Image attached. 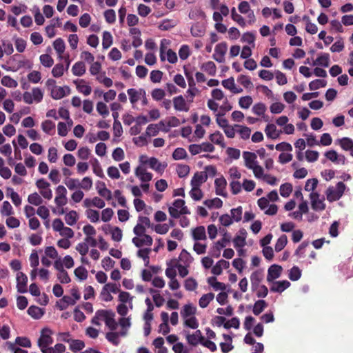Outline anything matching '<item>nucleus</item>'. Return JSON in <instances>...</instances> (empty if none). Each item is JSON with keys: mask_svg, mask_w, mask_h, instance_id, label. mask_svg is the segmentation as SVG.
Instances as JSON below:
<instances>
[{"mask_svg": "<svg viewBox=\"0 0 353 353\" xmlns=\"http://www.w3.org/2000/svg\"><path fill=\"white\" fill-rule=\"evenodd\" d=\"M52 334V332L50 328L44 327L42 329L41 336L37 341L38 346L40 347L42 353H45L46 350L50 348L48 346L52 344L53 339L51 336Z\"/></svg>", "mask_w": 353, "mask_h": 353, "instance_id": "nucleus-1", "label": "nucleus"}, {"mask_svg": "<svg viewBox=\"0 0 353 353\" xmlns=\"http://www.w3.org/2000/svg\"><path fill=\"white\" fill-rule=\"evenodd\" d=\"M223 232V238L216 242L211 249V254L215 258H219L221 254V250L227 245V243L231 241V235L228 233L225 230L221 231Z\"/></svg>", "mask_w": 353, "mask_h": 353, "instance_id": "nucleus-2", "label": "nucleus"}, {"mask_svg": "<svg viewBox=\"0 0 353 353\" xmlns=\"http://www.w3.org/2000/svg\"><path fill=\"white\" fill-rule=\"evenodd\" d=\"M345 185L343 182L337 183L336 188L329 187L326 191L327 199L333 202L338 201L343 194Z\"/></svg>", "mask_w": 353, "mask_h": 353, "instance_id": "nucleus-3", "label": "nucleus"}, {"mask_svg": "<svg viewBox=\"0 0 353 353\" xmlns=\"http://www.w3.org/2000/svg\"><path fill=\"white\" fill-rule=\"evenodd\" d=\"M227 49L228 45L225 42L218 43L214 48V53L212 56L213 59L219 63L224 62V56L227 52Z\"/></svg>", "mask_w": 353, "mask_h": 353, "instance_id": "nucleus-4", "label": "nucleus"}, {"mask_svg": "<svg viewBox=\"0 0 353 353\" xmlns=\"http://www.w3.org/2000/svg\"><path fill=\"white\" fill-rule=\"evenodd\" d=\"M283 268L281 265L273 264L268 270L267 281L268 282H273L274 280L280 277Z\"/></svg>", "mask_w": 353, "mask_h": 353, "instance_id": "nucleus-5", "label": "nucleus"}, {"mask_svg": "<svg viewBox=\"0 0 353 353\" xmlns=\"http://www.w3.org/2000/svg\"><path fill=\"white\" fill-rule=\"evenodd\" d=\"M28 277L22 272H19L17 274V288L19 293L27 292Z\"/></svg>", "mask_w": 353, "mask_h": 353, "instance_id": "nucleus-6", "label": "nucleus"}, {"mask_svg": "<svg viewBox=\"0 0 353 353\" xmlns=\"http://www.w3.org/2000/svg\"><path fill=\"white\" fill-rule=\"evenodd\" d=\"M105 314L102 315V319L104 320L105 325L111 330H114L117 327V323L114 320V313L111 310H105Z\"/></svg>", "mask_w": 353, "mask_h": 353, "instance_id": "nucleus-7", "label": "nucleus"}, {"mask_svg": "<svg viewBox=\"0 0 353 353\" xmlns=\"http://www.w3.org/2000/svg\"><path fill=\"white\" fill-rule=\"evenodd\" d=\"M204 339V336H203L202 333L199 330H196L192 334H188L186 335L188 343L192 346H196L199 343L201 344Z\"/></svg>", "mask_w": 353, "mask_h": 353, "instance_id": "nucleus-8", "label": "nucleus"}, {"mask_svg": "<svg viewBox=\"0 0 353 353\" xmlns=\"http://www.w3.org/2000/svg\"><path fill=\"white\" fill-rule=\"evenodd\" d=\"M70 89L68 86L57 87L54 86L51 90V97L54 99H60L69 94Z\"/></svg>", "mask_w": 353, "mask_h": 353, "instance_id": "nucleus-9", "label": "nucleus"}, {"mask_svg": "<svg viewBox=\"0 0 353 353\" xmlns=\"http://www.w3.org/2000/svg\"><path fill=\"white\" fill-rule=\"evenodd\" d=\"M319 194L317 192H312L310 194L311 204L313 210L321 211L325 210V205L323 201L319 199Z\"/></svg>", "mask_w": 353, "mask_h": 353, "instance_id": "nucleus-10", "label": "nucleus"}, {"mask_svg": "<svg viewBox=\"0 0 353 353\" xmlns=\"http://www.w3.org/2000/svg\"><path fill=\"white\" fill-rule=\"evenodd\" d=\"M214 185L216 188V194L217 195L226 197L227 192H225V188L227 185V182L225 178L221 177L216 179L214 181Z\"/></svg>", "mask_w": 353, "mask_h": 353, "instance_id": "nucleus-11", "label": "nucleus"}, {"mask_svg": "<svg viewBox=\"0 0 353 353\" xmlns=\"http://www.w3.org/2000/svg\"><path fill=\"white\" fill-rule=\"evenodd\" d=\"M263 279V274L261 270H256L252 273L250 276L252 290L255 291L260 285V283Z\"/></svg>", "mask_w": 353, "mask_h": 353, "instance_id": "nucleus-12", "label": "nucleus"}, {"mask_svg": "<svg viewBox=\"0 0 353 353\" xmlns=\"http://www.w3.org/2000/svg\"><path fill=\"white\" fill-rule=\"evenodd\" d=\"M207 179L208 174H205L203 172H196L192 178L191 185L192 187L199 188Z\"/></svg>", "mask_w": 353, "mask_h": 353, "instance_id": "nucleus-13", "label": "nucleus"}, {"mask_svg": "<svg viewBox=\"0 0 353 353\" xmlns=\"http://www.w3.org/2000/svg\"><path fill=\"white\" fill-rule=\"evenodd\" d=\"M270 288V291L273 292L281 293L290 286V283L287 280L273 281Z\"/></svg>", "mask_w": 353, "mask_h": 353, "instance_id": "nucleus-14", "label": "nucleus"}, {"mask_svg": "<svg viewBox=\"0 0 353 353\" xmlns=\"http://www.w3.org/2000/svg\"><path fill=\"white\" fill-rule=\"evenodd\" d=\"M243 157L245 160V165L249 169L253 168V165L257 163L256 155L254 152L245 151L243 152Z\"/></svg>", "mask_w": 353, "mask_h": 353, "instance_id": "nucleus-15", "label": "nucleus"}, {"mask_svg": "<svg viewBox=\"0 0 353 353\" xmlns=\"http://www.w3.org/2000/svg\"><path fill=\"white\" fill-rule=\"evenodd\" d=\"M135 174L143 182H148L152 180V174L148 172L146 169L142 166H139L135 170Z\"/></svg>", "mask_w": 353, "mask_h": 353, "instance_id": "nucleus-16", "label": "nucleus"}, {"mask_svg": "<svg viewBox=\"0 0 353 353\" xmlns=\"http://www.w3.org/2000/svg\"><path fill=\"white\" fill-rule=\"evenodd\" d=\"M173 103L175 110L178 111L188 112L189 110V107L181 95L174 97L173 99Z\"/></svg>", "mask_w": 353, "mask_h": 353, "instance_id": "nucleus-17", "label": "nucleus"}, {"mask_svg": "<svg viewBox=\"0 0 353 353\" xmlns=\"http://www.w3.org/2000/svg\"><path fill=\"white\" fill-rule=\"evenodd\" d=\"M143 88H140L139 90H136L134 88H130L127 90V93L129 95L130 101L134 107V104L141 99V93Z\"/></svg>", "mask_w": 353, "mask_h": 353, "instance_id": "nucleus-18", "label": "nucleus"}, {"mask_svg": "<svg viewBox=\"0 0 353 353\" xmlns=\"http://www.w3.org/2000/svg\"><path fill=\"white\" fill-rule=\"evenodd\" d=\"M192 238L194 241L205 240L207 239L204 226H198L192 230Z\"/></svg>", "mask_w": 353, "mask_h": 353, "instance_id": "nucleus-19", "label": "nucleus"}, {"mask_svg": "<svg viewBox=\"0 0 353 353\" xmlns=\"http://www.w3.org/2000/svg\"><path fill=\"white\" fill-rule=\"evenodd\" d=\"M145 163H148L150 167L157 172L163 171L167 166L166 164H162L159 163L158 159L155 157L150 158L148 161H145Z\"/></svg>", "mask_w": 353, "mask_h": 353, "instance_id": "nucleus-20", "label": "nucleus"}, {"mask_svg": "<svg viewBox=\"0 0 353 353\" xmlns=\"http://www.w3.org/2000/svg\"><path fill=\"white\" fill-rule=\"evenodd\" d=\"M209 139L213 143L219 145L222 148L225 147L224 143V137L219 131H216L214 133L211 134L209 137Z\"/></svg>", "mask_w": 353, "mask_h": 353, "instance_id": "nucleus-21", "label": "nucleus"}, {"mask_svg": "<svg viewBox=\"0 0 353 353\" xmlns=\"http://www.w3.org/2000/svg\"><path fill=\"white\" fill-rule=\"evenodd\" d=\"M330 64V54L328 53L321 54L319 57L313 62V65H321L325 68L329 66Z\"/></svg>", "mask_w": 353, "mask_h": 353, "instance_id": "nucleus-22", "label": "nucleus"}, {"mask_svg": "<svg viewBox=\"0 0 353 353\" xmlns=\"http://www.w3.org/2000/svg\"><path fill=\"white\" fill-rule=\"evenodd\" d=\"M196 312V308L194 307L192 304H186L181 310V316L183 319H187L188 317L194 316Z\"/></svg>", "mask_w": 353, "mask_h": 353, "instance_id": "nucleus-23", "label": "nucleus"}, {"mask_svg": "<svg viewBox=\"0 0 353 353\" xmlns=\"http://www.w3.org/2000/svg\"><path fill=\"white\" fill-rule=\"evenodd\" d=\"M268 303L264 300H258L254 303L253 306V314L256 316L259 315L266 307Z\"/></svg>", "mask_w": 353, "mask_h": 353, "instance_id": "nucleus-24", "label": "nucleus"}, {"mask_svg": "<svg viewBox=\"0 0 353 353\" xmlns=\"http://www.w3.org/2000/svg\"><path fill=\"white\" fill-rule=\"evenodd\" d=\"M201 70L207 72L210 76H214L216 72V67L213 61H207L201 66Z\"/></svg>", "mask_w": 353, "mask_h": 353, "instance_id": "nucleus-25", "label": "nucleus"}, {"mask_svg": "<svg viewBox=\"0 0 353 353\" xmlns=\"http://www.w3.org/2000/svg\"><path fill=\"white\" fill-rule=\"evenodd\" d=\"M74 75L81 77L85 72V65L83 62L78 61L74 64L72 68Z\"/></svg>", "mask_w": 353, "mask_h": 353, "instance_id": "nucleus-26", "label": "nucleus"}, {"mask_svg": "<svg viewBox=\"0 0 353 353\" xmlns=\"http://www.w3.org/2000/svg\"><path fill=\"white\" fill-rule=\"evenodd\" d=\"M41 128L43 132L48 134H53L55 132V124L50 120H46L41 123Z\"/></svg>", "mask_w": 353, "mask_h": 353, "instance_id": "nucleus-27", "label": "nucleus"}, {"mask_svg": "<svg viewBox=\"0 0 353 353\" xmlns=\"http://www.w3.org/2000/svg\"><path fill=\"white\" fill-rule=\"evenodd\" d=\"M214 294L212 292H210L203 294L199 299V305L201 308H205L209 303L214 299Z\"/></svg>", "mask_w": 353, "mask_h": 353, "instance_id": "nucleus-28", "label": "nucleus"}, {"mask_svg": "<svg viewBox=\"0 0 353 353\" xmlns=\"http://www.w3.org/2000/svg\"><path fill=\"white\" fill-rule=\"evenodd\" d=\"M265 132L268 137L272 139H276L279 137V133L276 130V127L274 124H268L265 127Z\"/></svg>", "mask_w": 353, "mask_h": 353, "instance_id": "nucleus-29", "label": "nucleus"}, {"mask_svg": "<svg viewBox=\"0 0 353 353\" xmlns=\"http://www.w3.org/2000/svg\"><path fill=\"white\" fill-rule=\"evenodd\" d=\"M28 314L34 319H39L43 315L42 310L34 305L30 306L27 311Z\"/></svg>", "mask_w": 353, "mask_h": 353, "instance_id": "nucleus-30", "label": "nucleus"}, {"mask_svg": "<svg viewBox=\"0 0 353 353\" xmlns=\"http://www.w3.org/2000/svg\"><path fill=\"white\" fill-rule=\"evenodd\" d=\"M339 145L345 151H350L353 148V140L348 137H343L338 140Z\"/></svg>", "mask_w": 353, "mask_h": 353, "instance_id": "nucleus-31", "label": "nucleus"}, {"mask_svg": "<svg viewBox=\"0 0 353 353\" xmlns=\"http://www.w3.org/2000/svg\"><path fill=\"white\" fill-rule=\"evenodd\" d=\"M85 347V343L83 341L79 339H72L70 343V349L73 352H77L83 350Z\"/></svg>", "mask_w": 353, "mask_h": 353, "instance_id": "nucleus-32", "label": "nucleus"}, {"mask_svg": "<svg viewBox=\"0 0 353 353\" xmlns=\"http://www.w3.org/2000/svg\"><path fill=\"white\" fill-rule=\"evenodd\" d=\"M53 46L60 58H62L61 54L63 53L65 48L64 41L61 38H58L54 41Z\"/></svg>", "mask_w": 353, "mask_h": 353, "instance_id": "nucleus-33", "label": "nucleus"}, {"mask_svg": "<svg viewBox=\"0 0 353 353\" xmlns=\"http://www.w3.org/2000/svg\"><path fill=\"white\" fill-rule=\"evenodd\" d=\"M78 220V214L76 211L71 210L65 216V221L69 225H74Z\"/></svg>", "mask_w": 353, "mask_h": 353, "instance_id": "nucleus-34", "label": "nucleus"}, {"mask_svg": "<svg viewBox=\"0 0 353 353\" xmlns=\"http://www.w3.org/2000/svg\"><path fill=\"white\" fill-rule=\"evenodd\" d=\"M235 127L239 128L237 132L239 133L241 139L246 140L250 138L251 134V129L250 128L237 124L235 125Z\"/></svg>", "mask_w": 353, "mask_h": 353, "instance_id": "nucleus-35", "label": "nucleus"}, {"mask_svg": "<svg viewBox=\"0 0 353 353\" xmlns=\"http://www.w3.org/2000/svg\"><path fill=\"white\" fill-rule=\"evenodd\" d=\"M267 110L265 105L263 103H257L254 104L252 108V112L257 116H263L264 117L265 112Z\"/></svg>", "mask_w": 353, "mask_h": 353, "instance_id": "nucleus-36", "label": "nucleus"}, {"mask_svg": "<svg viewBox=\"0 0 353 353\" xmlns=\"http://www.w3.org/2000/svg\"><path fill=\"white\" fill-rule=\"evenodd\" d=\"M288 243V237L286 235H281L276 241V243L274 246V249L276 252L281 251Z\"/></svg>", "mask_w": 353, "mask_h": 353, "instance_id": "nucleus-37", "label": "nucleus"}, {"mask_svg": "<svg viewBox=\"0 0 353 353\" xmlns=\"http://www.w3.org/2000/svg\"><path fill=\"white\" fill-rule=\"evenodd\" d=\"M292 192V185L285 183L280 186V194L285 198L288 197Z\"/></svg>", "mask_w": 353, "mask_h": 353, "instance_id": "nucleus-38", "label": "nucleus"}, {"mask_svg": "<svg viewBox=\"0 0 353 353\" xmlns=\"http://www.w3.org/2000/svg\"><path fill=\"white\" fill-rule=\"evenodd\" d=\"M28 201L30 204L36 206H39L43 203L42 198L37 192L30 194L28 197Z\"/></svg>", "mask_w": 353, "mask_h": 353, "instance_id": "nucleus-39", "label": "nucleus"}, {"mask_svg": "<svg viewBox=\"0 0 353 353\" xmlns=\"http://www.w3.org/2000/svg\"><path fill=\"white\" fill-rule=\"evenodd\" d=\"M288 276L289 279L292 281H297L301 276V270L299 267L293 266L290 270Z\"/></svg>", "mask_w": 353, "mask_h": 353, "instance_id": "nucleus-40", "label": "nucleus"}, {"mask_svg": "<svg viewBox=\"0 0 353 353\" xmlns=\"http://www.w3.org/2000/svg\"><path fill=\"white\" fill-rule=\"evenodd\" d=\"M112 44V37L110 32L105 31L103 33L102 46L104 49L109 48Z\"/></svg>", "mask_w": 353, "mask_h": 353, "instance_id": "nucleus-41", "label": "nucleus"}, {"mask_svg": "<svg viewBox=\"0 0 353 353\" xmlns=\"http://www.w3.org/2000/svg\"><path fill=\"white\" fill-rule=\"evenodd\" d=\"M231 17L232 19L236 21L240 26L245 27L246 23L245 21L244 18L236 13L235 8H232L231 10Z\"/></svg>", "mask_w": 353, "mask_h": 353, "instance_id": "nucleus-42", "label": "nucleus"}, {"mask_svg": "<svg viewBox=\"0 0 353 353\" xmlns=\"http://www.w3.org/2000/svg\"><path fill=\"white\" fill-rule=\"evenodd\" d=\"M326 85V81L322 79H315L309 83V88L310 90H316L320 88L325 87Z\"/></svg>", "mask_w": 353, "mask_h": 353, "instance_id": "nucleus-43", "label": "nucleus"}, {"mask_svg": "<svg viewBox=\"0 0 353 353\" xmlns=\"http://www.w3.org/2000/svg\"><path fill=\"white\" fill-rule=\"evenodd\" d=\"M1 83L3 86L8 88H16L18 85L17 82L10 76L3 77Z\"/></svg>", "mask_w": 353, "mask_h": 353, "instance_id": "nucleus-44", "label": "nucleus"}, {"mask_svg": "<svg viewBox=\"0 0 353 353\" xmlns=\"http://www.w3.org/2000/svg\"><path fill=\"white\" fill-rule=\"evenodd\" d=\"M13 209L10 203L8 201H5L3 203L2 208L1 209V214L3 216H11L13 214Z\"/></svg>", "mask_w": 353, "mask_h": 353, "instance_id": "nucleus-45", "label": "nucleus"}, {"mask_svg": "<svg viewBox=\"0 0 353 353\" xmlns=\"http://www.w3.org/2000/svg\"><path fill=\"white\" fill-rule=\"evenodd\" d=\"M39 59H40L41 63L43 66L47 67V68H50L54 63L53 59L51 57L50 55H49L48 54H41L39 57Z\"/></svg>", "mask_w": 353, "mask_h": 353, "instance_id": "nucleus-46", "label": "nucleus"}, {"mask_svg": "<svg viewBox=\"0 0 353 353\" xmlns=\"http://www.w3.org/2000/svg\"><path fill=\"white\" fill-rule=\"evenodd\" d=\"M253 102L250 96L242 97L239 99V104L241 108L248 109Z\"/></svg>", "mask_w": 353, "mask_h": 353, "instance_id": "nucleus-47", "label": "nucleus"}, {"mask_svg": "<svg viewBox=\"0 0 353 353\" xmlns=\"http://www.w3.org/2000/svg\"><path fill=\"white\" fill-rule=\"evenodd\" d=\"M237 81L245 88H250L253 85L250 80V78L243 74H241L239 76V77L237 78Z\"/></svg>", "mask_w": 353, "mask_h": 353, "instance_id": "nucleus-48", "label": "nucleus"}, {"mask_svg": "<svg viewBox=\"0 0 353 353\" xmlns=\"http://www.w3.org/2000/svg\"><path fill=\"white\" fill-rule=\"evenodd\" d=\"M187 157V152L184 148H177L172 153V158L174 160L184 159Z\"/></svg>", "mask_w": 353, "mask_h": 353, "instance_id": "nucleus-49", "label": "nucleus"}, {"mask_svg": "<svg viewBox=\"0 0 353 353\" xmlns=\"http://www.w3.org/2000/svg\"><path fill=\"white\" fill-rule=\"evenodd\" d=\"M176 172L180 178L186 176L190 172V167L188 165L180 164L176 167Z\"/></svg>", "mask_w": 353, "mask_h": 353, "instance_id": "nucleus-50", "label": "nucleus"}, {"mask_svg": "<svg viewBox=\"0 0 353 353\" xmlns=\"http://www.w3.org/2000/svg\"><path fill=\"white\" fill-rule=\"evenodd\" d=\"M74 273L75 276L81 281L85 280L88 277V271L83 266H79V267L77 268L74 270Z\"/></svg>", "mask_w": 353, "mask_h": 353, "instance_id": "nucleus-51", "label": "nucleus"}, {"mask_svg": "<svg viewBox=\"0 0 353 353\" xmlns=\"http://www.w3.org/2000/svg\"><path fill=\"white\" fill-rule=\"evenodd\" d=\"M190 195L194 201H200L203 198V194L200 188L192 187Z\"/></svg>", "mask_w": 353, "mask_h": 353, "instance_id": "nucleus-52", "label": "nucleus"}, {"mask_svg": "<svg viewBox=\"0 0 353 353\" xmlns=\"http://www.w3.org/2000/svg\"><path fill=\"white\" fill-rule=\"evenodd\" d=\"M99 183L103 186V188L98 190L99 194L108 201L112 199L111 191L105 187V183L99 182Z\"/></svg>", "mask_w": 353, "mask_h": 353, "instance_id": "nucleus-53", "label": "nucleus"}, {"mask_svg": "<svg viewBox=\"0 0 353 353\" xmlns=\"http://www.w3.org/2000/svg\"><path fill=\"white\" fill-rule=\"evenodd\" d=\"M65 71L63 63L56 64L52 70V76L55 78L61 77Z\"/></svg>", "mask_w": 353, "mask_h": 353, "instance_id": "nucleus-54", "label": "nucleus"}, {"mask_svg": "<svg viewBox=\"0 0 353 353\" xmlns=\"http://www.w3.org/2000/svg\"><path fill=\"white\" fill-rule=\"evenodd\" d=\"M112 239L115 241H121L123 236L122 230L119 227H114L110 230Z\"/></svg>", "mask_w": 353, "mask_h": 353, "instance_id": "nucleus-55", "label": "nucleus"}, {"mask_svg": "<svg viewBox=\"0 0 353 353\" xmlns=\"http://www.w3.org/2000/svg\"><path fill=\"white\" fill-rule=\"evenodd\" d=\"M90 155V150L88 147H81L78 150L77 156L81 160H88Z\"/></svg>", "mask_w": 353, "mask_h": 353, "instance_id": "nucleus-56", "label": "nucleus"}, {"mask_svg": "<svg viewBox=\"0 0 353 353\" xmlns=\"http://www.w3.org/2000/svg\"><path fill=\"white\" fill-rule=\"evenodd\" d=\"M87 217L92 222L96 223L99 221V212L95 210L88 209L85 212Z\"/></svg>", "mask_w": 353, "mask_h": 353, "instance_id": "nucleus-57", "label": "nucleus"}, {"mask_svg": "<svg viewBox=\"0 0 353 353\" xmlns=\"http://www.w3.org/2000/svg\"><path fill=\"white\" fill-rule=\"evenodd\" d=\"M104 17L107 23H113L116 21V13L112 9L107 10L104 12Z\"/></svg>", "mask_w": 353, "mask_h": 353, "instance_id": "nucleus-58", "label": "nucleus"}, {"mask_svg": "<svg viewBox=\"0 0 353 353\" xmlns=\"http://www.w3.org/2000/svg\"><path fill=\"white\" fill-rule=\"evenodd\" d=\"M64 183L70 190L79 188V181L77 179L67 178L64 181Z\"/></svg>", "mask_w": 353, "mask_h": 353, "instance_id": "nucleus-59", "label": "nucleus"}, {"mask_svg": "<svg viewBox=\"0 0 353 353\" xmlns=\"http://www.w3.org/2000/svg\"><path fill=\"white\" fill-rule=\"evenodd\" d=\"M239 319L237 317H233L230 320L228 321L225 323H224L223 327L225 329H230L231 327L238 329L239 327Z\"/></svg>", "mask_w": 353, "mask_h": 353, "instance_id": "nucleus-60", "label": "nucleus"}, {"mask_svg": "<svg viewBox=\"0 0 353 353\" xmlns=\"http://www.w3.org/2000/svg\"><path fill=\"white\" fill-rule=\"evenodd\" d=\"M160 130V128L159 125L157 124H150L147 128L145 134L148 137L150 136H156Z\"/></svg>", "mask_w": 353, "mask_h": 353, "instance_id": "nucleus-61", "label": "nucleus"}, {"mask_svg": "<svg viewBox=\"0 0 353 353\" xmlns=\"http://www.w3.org/2000/svg\"><path fill=\"white\" fill-rule=\"evenodd\" d=\"M190 54V48L188 45H183L179 50V55L181 59L185 60Z\"/></svg>", "mask_w": 353, "mask_h": 353, "instance_id": "nucleus-62", "label": "nucleus"}, {"mask_svg": "<svg viewBox=\"0 0 353 353\" xmlns=\"http://www.w3.org/2000/svg\"><path fill=\"white\" fill-rule=\"evenodd\" d=\"M184 287L188 291H193L197 288V283L193 278H188L185 281Z\"/></svg>", "mask_w": 353, "mask_h": 353, "instance_id": "nucleus-63", "label": "nucleus"}, {"mask_svg": "<svg viewBox=\"0 0 353 353\" xmlns=\"http://www.w3.org/2000/svg\"><path fill=\"white\" fill-rule=\"evenodd\" d=\"M65 351V346L62 343H57L54 347L46 350L45 353H63Z\"/></svg>", "mask_w": 353, "mask_h": 353, "instance_id": "nucleus-64", "label": "nucleus"}]
</instances>
